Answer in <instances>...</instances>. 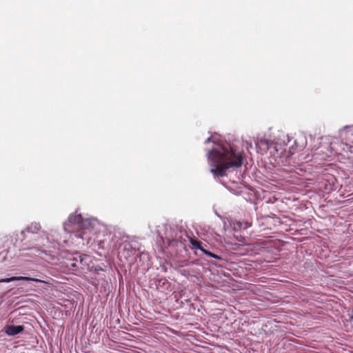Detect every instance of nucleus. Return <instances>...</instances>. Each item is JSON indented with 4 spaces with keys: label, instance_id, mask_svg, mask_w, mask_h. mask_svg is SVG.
Returning a JSON list of instances; mask_svg holds the SVG:
<instances>
[{
    "label": "nucleus",
    "instance_id": "nucleus-1",
    "mask_svg": "<svg viewBox=\"0 0 353 353\" xmlns=\"http://www.w3.org/2000/svg\"><path fill=\"white\" fill-rule=\"evenodd\" d=\"M208 159L212 166L210 172L219 176H225L228 169L239 168L243 163V156L227 146L209 151Z\"/></svg>",
    "mask_w": 353,
    "mask_h": 353
},
{
    "label": "nucleus",
    "instance_id": "nucleus-2",
    "mask_svg": "<svg viewBox=\"0 0 353 353\" xmlns=\"http://www.w3.org/2000/svg\"><path fill=\"white\" fill-rule=\"evenodd\" d=\"M68 222L72 224H78L79 227H85L87 225H90L91 222L89 220H83L81 214L71 215L68 218Z\"/></svg>",
    "mask_w": 353,
    "mask_h": 353
},
{
    "label": "nucleus",
    "instance_id": "nucleus-3",
    "mask_svg": "<svg viewBox=\"0 0 353 353\" xmlns=\"http://www.w3.org/2000/svg\"><path fill=\"white\" fill-rule=\"evenodd\" d=\"M24 330L23 325H8L6 327V333L8 335L14 336L22 332Z\"/></svg>",
    "mask_w": 353,
    "mask_h": 353
},
{
    "label": "nucleus",
    "instance_id": "nucleus-4",
    "mask_svg": "<svg viewBox=\"0 0 353 353\" xmlns=\"http://www.w3.org/2000/svg\"><path fill=\"white\" fill-rule=\"evenodd\" d=\"M21 280H23V281H37V282H43L40 279H33V278L28 277V276H12V277H10V278H6V279H0V283H9V282L14 281H21Z\"/></svg>",
    "mask_w": 353,
    "mask_h": 353
},
{
    "label": "nucleus",
    "instance_id": "nucleus-5",
    "mask_svg": "<svg viewBox=\"0 0 353 353\" xmlns=\"http://www.w3.org/2000/svg\"><path fill=\"white\" fill-rule=\"evenodd\" d=\"M78 263L77 257L73 256L67 260L66 265L70 270L75 271L78 268Z\"/></svg>",
    "mask_w": 353,
    "mask_h": 353
},
{
    "label": "nucleus",
    "instance_id": "nucleus-6",
    "mask_svg": "<svg viewBox=\"0 0 353 353\" xmlns=\"http://www.w3.org/2000/svg\"><path fill=\"white\" fill-rule=\"evenodd\" d=\"M78 262L82 265L81 268L83 269L84 267H88V264L87 263V260L90 259V256L88 255H79L77 256Z\"/></svg>",
    "mask_w": 353,
    "mask_h": 353
},
{
    "label": "nucleus",
    "instance_id": "nucleus-7",
    "mask_svg": "<svg viewBox=\"0 0 353 353\" xmlns=\"http://www.w3.org/2000/svg\"><path fill=\"white\" fill-rule=\"evenodd\" d=\"M191 243H192L194 248L200 249L203 253H205V254L212 257L213 253H212L209 251H207L206 250L201 248L199 242H198L196 241L191 240Z\"/></svg>",
    "mask_w": 353,
    "mask_h": 353
},
{
    "label": "nucleus",
    "instance_id": "nucleus-8",
    "mask_svg": "<svg viewBox=\"0 0 353 353\" xmlns=\"http://www.w3.org/2000/svg\"><path fill=\"white\" fill-rule=\"evenodd\" d=\"M270 143V142L269 140L265 139H261L259 141H257V143L256 144V145H259V146H265V149H268Z\"/></svg>",
    "mask_w": 353,
    "mask_h": 353
},
{
    "label": "nucleus",
    "instance_id": "nucleus-9",
    "mask_svg": "<svg viewBox=\"0 0 353 353\" xmlns=\"http://www.w3.org/2000/svg\"><path fill=\"white\" fill-rule=\"evenodd\" d=\"M40 229V225H39L37 223H34V224H31V225L28 226V228H27V230L28 232H35L37 230H39Z\"/></svg>",
    "mask_w": 353,
    "mask_h": 353
},
{
    "label": "nucleus",
    "instance_id": "nucleus-10",
    "mask_svg": "<svg viewBox=\"0 0 353 353\" xmlns=\"http://www.w3.org/2000/svg\"><path fill=\"white\" fill-rule=\"evenodd\" d=\"M212 257H213L214 259H221L218 255L214 254H212Z\"/></svg>",
    "mask_w": 353,
    "mask_h": 353
},
{
    "label": "nucleus",
    "instance_id": "nucleus-11",
    "mask_svg": "<svg viewBox=\"0 0 353 353\" xmlns=\"http://www.w3.org/2000/svg\"><path fill=\"white\" fill-rule=\"evenodd\" d=\"M252 147V143H247V148H248V149L251 148Z\"/></svg>",
    "mask_w": 353,
    "mask_h": 353
},
{
    "label": "nucleus",
    "instance_id": "nucleus-12",
    "mask_svg": "<svg viewBox=\"0 0 353 353\" xmlns=\"http://www.w3.org/2000/svg\"><path fill=\"white\" fill-rule=\"evenodd\" d=\"M211 139L210 138H208L207 140H206V143H209Z\"/></svg>",
    "mask_w": 353,
    "mask_h": 353
},
{
    "label": "nucleus",
    "instance_id": "nucleus-13",
    "mask_svg": "<svg viewBox=\"0 0 353 353\" xmlns=\"http://www.w3.org/2000/svg\"><path fill=\"white\" fill-rule=\"evenodd\" d=\"M350 318H351L352 319H353V312H352V316H351V317H350Z\"/></svg>",
    "mask_w": 353,
    "mask_h": 353
}]
</instances>
